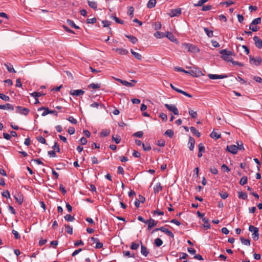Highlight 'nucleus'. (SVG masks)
Returning <instances> with one entry per match:
<instances>
[{
  "mask_svg": "<svg viewBox=\"0 0 262 262\" xmlns=\"http://www.w3.org/2000/svg\"><path fill=\"white\" fill-rule=\"evenodd\" d=\"M182 48L190 52L198 53L200 51V50L197 47L190 43H182Z\"/></svg>",
  "mask_w": 262,
  "mask_h": 262,
  "instance_id": "nucleus-1",
  "label": "nucleus"
},
{
  "mask_svg": "<svg viewBox=\"0 0 262 262\" xmlns=\"http://www.w3.org/2000/svg\"><path fill=\"white\" fill-rule=\"evenodd\" d=\"M249 230L250 232H253L252 234L253 239L255 241L258 240L259 238L258 229L257 227H254V226L250 225L249 227Z\"/></svg>",
  "mask_w": 262,
  "mask_h": 262,
  "instance_id": "nucleus-2",
  "label": "nucleus"
},
{
  "mask_svg": "<svg viewBox=\"0 0 262 262\" xmlns=\"http://www.w3.org/2000/svg\"><path fill=\"white\" fill-rule=\"evenodd\" d=\"M249 62L252 64L258 66L261 64L262 59L260 57L254 58L251 56H249Z\"/></svg>",
  "mask_w": 262,
  "mask_h": 262,
  "instance_id": "nucleus-3",
  "label": "nucleus"
},
{
  "mask_svg": "<svg viewBox=\"0 0 262 262\" xmlns=\"http://www.w3.org/2000/svg\"><path fill=\"white\" fill-rule=\"evenodd\" d=\"M158 230H160L162 232L165 233L170 237L173 238L174 237L173 233L168 229L165 228L164 227H161L159 228H156L152 231V233L154 232L155 231H157Z\"/></svg>",
  "mask_w": 262,
  "mask_h": 262,
  "instance_id": "nucleus-4",
  "label": "nucleus"
},
{
  "mask_svg": "<svg viewBox=\"0 0 262 262\" xmlns=\"http://www.w3.org/2000/svg\"><path fill=\"white\" fill-rule=\"evenodd\" d=\"M29 109L20 106H17L15 109V112L16 113L23 114L25 116L29 114Z\"/></svg>",
  "mask_w": 262,
  "mask_h": 262,
  "instance_id": "nucleus-5",
  "label": "nucleus"
},
{
  "mask_svg": "<svg viewBox=\"0 0 262 262\" xmlns=\"http://www.w3.org/2000/svg\"><path fill=\"white\" fill-rule=\"evenodd\" d=\"M165 107L168 109L169 111L172 112L174 115H179V111L175 105L174 104H165Z\"/></svg>",
  "mask_w": 262,
  "mask_h": 262,
  "instance_id": "nucleus-6",
  "label": "nucleus"
},
{
  "mask_svg": "<svg viewBox=\"0 0 262 262\" xmlns=\"http://www.w3.org/2000/svg\"><path fill=\"white\" fill-rule=\"evenodd\" d=\"M145 224L148 225L147 229L150 230L157 225L158 221H156L152 219H150L149 220H147L146 221Z\"/></svg>",
  "mask_w": 262,
  "mask_h": 262,
  "instance_id": "nucleus-7",
  "label": "nucleus"
},
{
  "mask_svg": "<svg viewBox=\"0 0 262 262\" xmlns=\"http://www.w3.org/2000/svg\"><path fill=\"white\" fill-rule=\"evenodd\" d=\"M181 14V8H177L171 9L168 14L171 17L178 16Z\"/></svg>",
  "mask_w": 262,
  "mask_h": 262,
  "instance_id": "nucleus-8",
  "label": "nucleus"
},
{
  "mask_svg": "<svg viewBox=\"0 0 262 262\" xmlns=\"http://www.w3.org/2000/svg\"><path fill=\"white\" fill-rule=\"evenodd\" d=\"M208 76L210 79H224L227 78L228 76L226 74L217 75L209 74Z\"/></svg>",
  "mask_w": 262,
  "mask_h": 262,
  "instance_id": "nucleus-9",
  "label": "nucleus"
},
{
  "mask_svg": "<svg viewBox=\"0 0 262 262\" xmlns=\"http://www.w3.org/2000/svg\"><path fill=\"white\" fill-rule=\"evenodd\" d=\"M238 150V147L235 145H228L227 150L232 154H236Z\"/></svg>",
  "mask_w": 262,
  "mask_h": 262,
  "instance_id": "nucleus-10",
  "label": "nucleus"
},
{
  "mask_svg": "<svg viewBox=\"0 0 262 262\" xmlns=\"http://www.w3.org/2000/svg\"><path fill=\"white\" fill-rule=\"evenodd\" d=\"M84 91L82 90H72L70 91V94L72 96H79L83 95Z\"/></svg>",
  "mask_w": 262,
  "mask_h": 262,
  "instance_id": "nucleus-11",
  "label": "nucleus"
},
{
  "mask_svg": "<svg viewBox=\"0 0 262 262\" xmlns=\"http://www.w3.org/2000/svg\"><path fill=\"white\" fill-rule=\"evenodd\" d=\"M220 53L221 54V58L223 59L228 62L232 61V58L229 55L228 53H222V50H220Z\"/></svg>",
  "mask_w": 262,
  "mask_h": 262,
  "instance_id": "nucleus-12",
  "label": "nucleus"
},
{
  "mask_svg": "<svg viewBox=\"0 0 262 262\" xmlns=\"http://www.w3.org/2000/svg\"><path fill=\"white\" fill-rule=\"evenodd\" d=\"M187 73L190 74L194 77H199L203 74L200 70L196 69L187 71Z\"/></svg>",
  "mask_w": 262,
  "mask_h": 262,
  "instance_id": "nucleus-13",
  "label": "nucleus"
},
{
  "mask_svg": "<svg viewBox=\"0 0 262 262\" xmlns=\"http://www.w3.org/2000/svg\"><path fill=\"white\" fill-rule=\"evenodd\" d=\"M91 240L93 243H96L95 248L100 249L103 247V243L99 242V238L92 237L91 238Z\"/></svg>",
  "mask_w": 262,
  "mask_h": 262,
  "instance_id": "nucleus-14",
  "label": "nucleus"
},
{
  "mask_svg": "<svg viewBox=\"0 0 262 262\" xmlns=\"http://www.w3.org/2000/svg\"><path fill=\"white\" fill-rule=\"evenodd\" d=\"M253 40L255 42V46L258 49H261L262 48V40L257 36H255L253 37Z\"/></svg>",
  "mask_w": 262,
  "mask_h": 262,
  "instance_id": "nucleus-15",
  "label": "nucleus"
},
{
  "mask_svg": "<svg viewBox=\"0 0 262 262\" xmlns=\"http://www.w3.org/2000/svg\"><path fill=\"white\" fill-rule=\"evenodd\" d=\"M195 140L191 137H189L188 145L190 150L192 151L194 148Z\"/></svg>",
  "mask_w": 262,
  "mask_h": 262,
  "instance_id": "nucleus-16",
  "label": "nucleus"
},
{
  "mask_svg": "<svg viewBox=\"0 0 262 262\" xmlns=\"http://www.w3.org/2000/svg\"><path fill=\"white\" fill-rule=\"evenodd\" d=\"M199 146V151L198 154V157L199 158H201L203 156V152H205V146L202 143H200L198 145Z\"/></svg>",
  "mask_w": 262,
  "mask_h": 262,
  "instance_id": "nucleus-17",
  "label": "nucleus"
},
{
  "mask_svg": "<svg viewBox=\"0 0 262 262\" xmlns=\"http://www.w3.org/2000/svg\"><path fill=\"white\" fill-rule=\"evenodd\" d=\"M14 198L16 202L21 205L23 202V196L21 194L17 193L14 195Z\"/></svg>",
  "mask_w": 262,
  "mask_h": 262,
  "instance_id": "nucleus-18",
  "label": "nucleus"
},
{
  "mask_svg": "<svg viewBox=\"0 0 262 262\" xmlns=\"http://www.w3.org/2000/svg\"><path fill=\"white\" fill-rule=\"evenodd\" d=\"M140 243L141 244H142L141 242ZM141 253L143 255H144L145 257L147 256L149 253V251L147 249V247L142 244H141Z\"/></svg>",
  "mask_w": 262,
  "mask_h": 262,
  "instance_id": "nucleus-19",
  "label": "nucleus"
},
{
  "mask_svg": "<svg viewBox=\"0 0 262 262\" xmlns=\"http://www.w3.org/2000/svg\"><path fill=\"white\" fill-rule=\"evenodd\" d=\"M117 80L120 82L123 85L128 86V87H133L134 86V84L132 82H128L126 80H123L120 79H117Z\"/></svg>",
  "mask_w": 262,
  "mask_h": 262,
  "instance_id": "nucleus-20",
  "label": "nucleus"
},
{
  "mask_svg": "<svg viewBox=\"0 0 262 262\" xmlns=\"http://www.w3.org/2000/svg\"><path fill=\"white\" fill-rule=\"evenodd\" d=\"M165 37H167L170 40H171L172 42H174L177 40L176 38L172 34V33L168 31L166 32Z\"/></svg>",
  "mask_w": 262,
  "mask_h": 262,
  "instance_id": "nucleus-21",
  "label": "nucleus"
},
{
  "mask_svg": "<svg viewBox=\"0 0 262 262\" xmlns=\"http://www.w3.org/2000/svg\"><path fill=\"white\" fill-rule=\"evenodd\" d=\"M116 52H118L120 55H126L128 53V51L123 48H117L115 49Z\"/></svg>",
  "mask_w": 262,
  "mask_h": 262,
  "instance_id": "nucleus-22",
  "label": "nucleus"
},
{
  "mask_svg": "<svg viewBox=\"0 0 262 262\" xmlns=\"http://www.w3.org/2000/svg\"><path fill=\"white\" fill-rule=\"evenodd\" d=\"M0 109L14 110V106L11 104L7 103L5 105H1Z\"/></svg>",
  "mask_w": 262,
  "mask_h": 262,
  "instance_id": "nucleus-23",
  "label": "nucleus"
},
{
  "mask_svg": "<svg viewBox=\"0 0 262 262\" xmlns=\"http://www.w3.org/2000/svg\"><path fill=\"white\" fill-rule=\"evenodd\" d=\"M162 187L160 183H157L154 187V191L155 193H158L159 192L161 191Z\"/></svg>",
  "mask_w": 262,
  "mask_h": 262,
  "instance_id": "nucleus-24",
  "label": "nucleus"
},
{
  "mask_svg": "<svg viewBox=\"0 0 262 262\" xmlns=\"http://www.w3.org/2000/svg\"><path fill=\"white\" fill-rule=\"evenodd\" d=\"M202 221L204 223V227L206 229H209L210 228V225L209 224V220L207 217H203Z\"/></svg>",
  "mask_w": 262,
  "mask_h": 262,
  "instance_id": "nucleus-25",
  "label": "nucleus"
},
{
  "mask_svg": "<svg viewBox=\"0 0 262 262\" xmlns=\"http://www.w3.org/2000/svg\"><path fill=\"white\" fill-rule=\"evenodd\" d=\"M190 132L193 135L196 136L198 137H200L201 136L200 133L194 127L191 126L189 128Z\"/></svg>",
  "mask_w": 262,
  "mask_h": 262,
  "instance_id": "nucleus-26",
  "label": "nucleus"
},
{
  "mask_svg": "<svg viewBox=\"0 0 262 262\" xmlns=\"http://www.w3.org/2000/svg\"><path fill=\"white\" fill-rule=\"evenodd\" d=\"M41 110H44V112L41 114L42 116H45L47 115L48 114H50V110L48 107H41L38 109V111H39Z\"/></svg>",
  "mask_w": 262,
  "mask_h": 262,
  "instance_id": "nucleus-27",
  "label": "nucleus"
},
{
  "mask_svg": "<svg viewBox=\"0 0 262 262\" xmlns=\"http://www.w3.org/2000/svg\"><path fill=\"white\" fill-rule=\"evenodd\" d=\"M125 37L128 38L130 41L133 44L136 43L138 41L137 38L135 36H134L133 35H125Z\"/></svg>",
  "mask_w": 262,
  "mask_h": 262,
  "instance_id": "nucleus-28",
  "label": "nucleus"
},
{
  "mask_svg": "<svg viewBox=\"0 0 262 262\" xmlns=\"http://www.w3.org/2000/svg\"><path fill=\"white\" fill-rule=\"evenodd\" d=\"M130 52H131V53L132 54V55L137 59H138L139 60H141L142 59V55L140 54H139V53H138L137 52H135L132 49L131 50Z\"/></svg>",
  "mask_w": 262,
  "mask_h": 262,
  "instance_id": "nucleus-29",
  "label": "nucleus"
},
{
  "mask_svg": "<svg viewBox=\"0 0 262 262\" xmlns=\"http://www.w3.org/2000/svg\"><path fill=\"white\" fill-rule=\"evenodd\" d=\"M210 136L211 138L215 140L218 139L221 137V134H219L214 131L211 132Z\"/></svg>",
  "mask_w": 262,
  "mask_h": 262,
  "instance_id": "nucleus-30",
  "label": "nucleus"
},
{
  "mask_svg": "<svg viewBox=\"0 0 262 262\" xmlns=\"http://www.w3.org/2000/svg\"><path fill=\"white\" fill-rule=\"evenodd\" d=\"M156 4V0H149L147 4V7L151 9L154 8Z\"/></svg>",
  "mask_w": 262,
  "mask_h": 262,
  "instance_id": "nucleus-31",
  "label": "nucleus"
},
{
  "mask_svg": "<svg viewBox=\"0 0 262 262\" xmlns=\"http://www.w3.org/2000/svg\"><path fill=\"white\" fill-rule=\"evenodd\" d=\"M154 36L157 38H162L165 37V33L159 31H157L154 33Z\"/></svg>",
  "mask_w": 262,
  "mask_h": 262,
  "instance_id": "nucleus-32",
  "label": "nucleus"
},
{
  "mask_svg": "<svg viewBox=\"0 0 262 262\" xmlns=\"http://www.w3.org/2000/svg\"><path fill=\"white\" fill-rule=\"evenodd\" d=\"M5 66L6 67L7 70L9 72H12V73H16V71L13 68V66L12 64L5 63Z\"/></svg>",
  "mask_w": 262,
  "mask_h": 262,
  "instance_id": "nucleus-33",
  "label": "nucleus"
},
{
  "mask_svg": "<svg viewBox=\"0 0 262 262\" xmlns=\"http://www.w3.org/2000/svg\"><path fill=\"white\" fill-rule=\"evenodd\" d=\"M64 227L66 228V231L67 233L70 234H73V228L72 226L68 224H65Z\"/></svg>",
  "mask_w": 262,
  "mask_h": 262,
  "instance_id": "nucleus-34",
  "label": "nucleus"
},
{
  "mask_svg": "<svg viewBox=\"0 0 262 262\" xmlns=\"http://www.w3.org/2000/svg\"><path fill=\"white\" fill-rule=\"evenodd\" d=\"M204 30L208 37L210 38L213 36V31L212 30H209L207 28L205 27L204 28Z\"/></svg>",
  "mask_w": 262,
  "mask_h": 262,
  "instance_id": "nucleus-35",
  "label": "nucleus"
},
{
  "mask_svg": "<svg viewBox=\"0 0 262 262\" xmlns=\"http://www.w3.org/2000/svg\"><path fill=\"white\" fill-rule=\"evenodd\" d=\"M89 6L93 9L96 10L97 8V3L94 1H88Z\"/></svg>",
  "mask_w": 262,
  "mask_h": 262,
  "instance_id": "nucleus-36",
  "label": "nucleus"
},
{
  "mask_svg": "<svg viewBox=\"0 0 262 262\" xmlns=\"http://www.w3.org/2000/svg\"><path fill=\"white\" fill-rule=\"evenodd\" d=\"M241 243L246 246H249L250 245V240L249 239H245L244 237L240 238Z\"/></svg>",
  "mask_w": 262,
  "mask_h": 262,
  "instance_id": "nucleus-37",
  "label": "nucleus"
},
{
  "mask_svg": "<svg viewBox=\"0 0 262 262\" xmlns=\"http://www.w3.org/2000/svg\"><path fill=\"white\" fill-rule=\"evenodd\" d=\"M67 23L68 25H69L70 26H71L72 27H73L74 28H75L76 29H79V27L78 26L76 25L74 23V22L72 20L68 19Z\"/></svg>",
  "mask_w": 262,
  "mask_h": 262,
  "instance_id": "nucleus-38",
  "label": "nucleus"
},
{
  "mask_svg": "<svg viewBox=\"0 0 262 262\" xmlns=\"http://www.w3.org/2000/svg\"><path fill=\"white\" fill-rule=\"evenodd\" d=\"M238 198L239 199H242L243 200H246L247 199V194L245 192H243L242 191L238 192Z\"/></svg>",
  "mask_w": 262,
  "mask_h": 262,
  "instance_id": "nucleus-39",
  "label": "nucleus"
},
{
  "mask_svg": "<svg viewBox=\"0 0 262 262\" xmlns=\"http://www.w3.org/2000/svg\"><path fill=\"white\" fill-rule=\"evenodd\" d=\"M188 113L192 118H196L197 117L198 114L196 111L189 109Z\"/></svg>",
  "mask_w": 262,
  "mask_h": 262,
  "instance_id": "nucleus-40",
  "label": "nucleus"
},
{
  "mask_svg": "<svg viewBox=\"0 0 262 262\" xmlns=\"http://www.w3.org/2000/svg\"><path fill=\"white\" fill-rule=\"evenodd\" d=\"M123 254L125 256L135 257V253H131L129 251H124Z\"/></svg>",
  "mask_w": 262,
  "mask_h": 262,
  "instance_id": "nucleus-41",
  "label": "nucleus"
},
{
  "mask_svg": "<svg viewBox=\"0 0 262 262\" xmlns=\"http://www.w3.org/2000/svg\"><path fill=\"white\" fill-rule=\"evenodd\" d=\"M164 134L170 138H172L173 136L174 132L172 129H167L166 130Z\"/></svg>",
  "mask_w": 262,
  "mask_h": 262,
  "instance_id": "nucleus-42",
  "label": "nucleus"
},
{
  "mask_svg": "<svg viewBox=\"0 0 262 262\" xmlns=\"http://www.w3.org/2000/svg\"><path fill=\"white\" fill-rule=\"evenodd\" d=\"M208 0H199L196 4H194L195 7H201L202 6L204 3L208 2Z\"/></svg>",
  "mask_w": 262,
  "mask_h": 262,
  "instance_id": "nucleus-43",
  "label": "nucleus"
},
{
  "mask_svg": "<svg viewBox=\"0 0 262 262\" xmlns=\"http://www.w3.org/2000/svg\"><path fill=\"white\" fill-rule=\"evenodd\" d=\"M155 244L157 247H160L163 244V241L160 238H157L155 239Z\"/></svg>",
  "mask_w": 262,
  "mask_h": 262,
  "instance_id": "nucleus-44",
  "label": "nucleus"
},
{
  "mask_svg": "<svg viewBox=\"0 0 262 262\" xmlns=\"http://www.w3.org/2000/svg\"><path fill=\"white\" fill-rule=\"evenodd\" d=\"M259 27H257L256 25H252V23L249 25V29L251 30L253 32H256L258 31Z\"/></svg>",
  "mask_w": 262,
  "mask_h": 262,
  "instance_id": "nucleus-45",
  "label": "nucleus"
},
{
  "mask_svg": "<svg viewBox=\"0 0 262 262\" xmlns=\"http://www.w3.org/2000/svg\"><path fill=\"white\" fill-rule=\"evenodd\" d=\"M89 88L93 89H99L100 88V84L93 83L89 85Z\"/></svg>",
  "mask_w": 262,
  "mask_h": 262,
  "instance_id": "nucleus-46",
  "label": "nucleus"
},
{
  "mask_svg": "<svg viewBox=\"0 0 262 262\" xmlns=\"http://www.w3.org/2000/svg\"><path fill=\"white\" fill-rule=\"evenodd\" d=\"M261 18L260 17H257L256 18L254 19L251 22L252 25H256L258 24H259L261 23Z\"/></svg>",
  "mask_w": 262,
  "mask_h": 262,
  "instance_id": "nucleus-47",
  "label": "nucleus"
},
{
  "mask_svg": "<svg viewBox=\"0 0 262 262\" xmlns=\"http://www.w3.org/2000/svg\"><path fill=\"white\" fill-rule=\"evenodd\" d=\"M64 219L68 222H73L75 220V218L70 214H67L64 216Z\"/></svg>",
  "mask_w": 262,
  "mask_h": 262,
  "instance_id": "nucleus-48",
  "label": "nucleus"
},
{
  "mask_svg": "<svg viewBox=\"0 0 262 262\" xmlns=\"http://www.w3.org/2000/svg\"><path fill=\"white\" fill-rule=\"evenodd\" d=\"M111 18L112 19H114L116 23H117L118 24H124V21L123 20H120L119 18H118L116 16H114L112 15L111 16Z\"/></svg>",
  "mask_w": 262,
  "mask_h": 262,
  "instance_id": "nucleus-49",
  "label": "nucleus"
},
{
  "mask_svg": "<svg viewBox=\"0 0 262 262\" xmlns=\"http://www.w3.org/2000/svg\"><path fill=\"white\" fill-rule=\"evenodd\" d=\"M67 120L73 124H76L77 123V120L72 116H70L68 118H67Z\"/></svg>",
  "mask_w": 262,
  "mask_h": 262,
  "instance_id": "nucleus-50",
  "label": "nucleus"
},
{
  "mask_svg": "<svg viewBox=\"0 0 262 262\" xmlns=\"http://www.w3.org/2000/svg\"><path fill=\"white\" fill-rule=\"evenodd\" d=\"M110 133V130L108 129H103L100 133V135L103 137L107 136Z\"/></svg>",
  "mask_w": 262,
  "mask_h": 262,
  "instance_id": "nucleus-51",
  "label": "nucleus"
},
{
  "mask_svg": "<svg viewBox=\"0 0 262 262\" xmlns=\"http://www.w3.org/2000/svg\"><path fill=\"white\" fill-rule=\"evenodd\" d=\"M142 147H143V150L145 151H148L151 149V146L148 144H142Z\"/></svg>",
  "mask_w": 262,
  "mask_h": 262,
  "instance_id": "nucleus-52",
  "label": "nucleus"
},
{
  "mask_svg": "<svg viewBox=\"0 0 262 262\" xmlns=\"http://www.w3.org/2000/svg\"><path fill=\"white\" fill-rule=\"evenodd\" d=\"M247 183V177L246 176L243 177L239 182L241 185H244Z\"/></svg>",
  "mask_w": 262,
  "mask_h": 262,
  "instance_id": "nucleus-53",
  "label": "nucleus"
},
{
  "mask_svg": "<svg viewBox=\"0 0 262 262\" xmlns=\"http://www.w3.org/2000/svg\"><path fill=\"white\" fill-rule=\"evenodd\" d=\"M139 244L134 242L132 243L131 246L130 247V249L132 250H137L139 248Z\"/></svg>",
  "mask_w": 262,
  "mask_h": 262,
  "instance_id": "nucleus-54",
  "label": "nucleus"
},
{
  "mask_svg": "<svg viewBox=\"0 0 262 262\" xmlns=\"http://www.w3.org/2000/svg\"><path fill=\"white\" fill-rule=\"evenodd\" d=\"M37 140L42 144H46V139L42 136H39L36 138Z\"/></svg>",
  "mask_w": 262,
  "mask_h": 262,
  "instance_id": "nucleus-55",
  "label": "nucleus"
},
{
  "mask_svg": "<svg viewBox=\"0 0 262 262\" xmlns=\"http://www.w3.org/2000/svg\"><path fill=\"white\" fill-rule=\"evenodd\" d=\"M42 94L38 92H33L30 94V95L35 98H37L38 97L42 96Z\"/></svg>",
  "mask_w": 262,
  "mask_h": 262,
  "instance_id": "nucleus-56",
  "label": "nucleus"
},
{
  "mask_svg": "<svg viewBox=\"0 0 262 262\" xmlns=\"http://www.w3.org/2000/svg\"><path fill=\"white\" fill-rule=\"evenodd\" d=\"M143 132L142 131H139V132L135 133L133 134V136L138 137V138H141L143 137Z\"/></svg>",
  "mask_w": 262,
  "mask_h": 262,
  "instance_id": "nucleus-57",
  "label": "nucleus"
},
{
  "mask_svg": "<svg viewBox=\"0 0 262 262\" xmlns=\"http://www.w3.org/2000/svg\"><path fill=\"white\" fill-rule=\"evenodd\" d=\"M0 98L5 101H8L10 100V98L9 96L1 93H0Z\"/></svg>",
  "mask_w": 262,
  "mask_h": 262,
  "instance_id": "nucleus-58",
  "label": "nucleus"
},
{
  "mask_svg": "<svg viewBox=\"0 0 262 262\" xmlns=\"http://www.w3.org/2000/svg\"><path fill=\"white\" fill-rule=\"evenodd\" d=\"M233 4H234V2L233 1H232L231 0H229V1H226V2H222L220 4V5L225 4V5H226L227 7H229V6H230V5H232Z\"/></svg>",
  "mask_w": 262,
  "mask_h": 262,
  "instance_id": "nucleus-59",
  "label": "nucleus"
},
{
  "mask_svg": "<svg viewBox=\"0 0 262 262\" xmlns=\"http://www.w3.org/2000/svg\"><path fill=\"white\" fill-rule=\"evenodd\" d=\"M159 117L161 118V119L163 121H166L167 120V115L164 113H161L159 115Z\"/></svg>",
  "mask_w": 262,
  "mask_h": 262,
  "instance_id": "nucleus-60",
  "label": "nucleus"
},
{
  "mask_svg": "<svg viewBox=\"0 0 262 262\" xmlns=\"http://www.w3.org/2000/svg\"><path fill=\"white\" fill-rule=\"evenodd\" d=\"M134 9L133 7H129L128 9V14L131 17H133Z\"/></svg>",
  "mask_w": 262,
  "mask_h": 262,
  "instance_id": "nucleus-61",
  "label": "nucleus"
},
{
  "mask_svg": "<svg viewBox=\"0 0 262 262\" xmlns=\"http://www.w3.org/2000/svg\"><path fill=\"white\" fill-rule=\"evenodd\" d=\"M52 148L54 149V151L56 150L57 152H59L60 151L59 146V145H58V144H57V143L56 142H55L54 143V145H53Z\"/></svg>",
  "mask_w": 262,
  "mask_h": 262,
  "instance_id": "nucleus-62",
  "label": "nucleus"
},
{
  "mask_svg": "<svg viewBox=\"0 0 262 262\" xmlns=\"http://www.w3.org/2000/svg\"><path fill=\"white\" fill-rule=\"evenodd\" d=\"M12 232L13 234L14 235V237L15 239L20 238V236L17 231H15V230H13Z\"/></svg>",
  "mask_w": 262,
  "mask_h": 262,
  "instance_id": "nucleus-63",
  "label": "nucleus"
},
{
  "mask_svg": "<svg viewBox=\"0 0 262 262\" xmlns=\"http://www.w3.org/2000/svg\"><path fill=\"white\" fill-rule=\"evenodd\" d=\"M2 195L3 197H5L7 198H10V192L8 190H6V191H4L2 193Z\"/></svg>",
  "mask_w": 262,
  "mask_h": 262,
  "instance_id": "nucleus-64",
  "label": "nucleus"
}]
</instances>
